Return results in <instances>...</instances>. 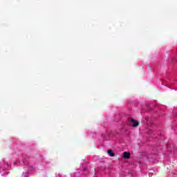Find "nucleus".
I'll return each mask as SVG.
<instances>
[{
  "label": "nucleus",
  "mask_w": 177,
  "mask_h": 177,
  "mask_svg": "<svg viewBox=\"0 0 177 177\" xmlns=\"http://www.w3.org/2000/svg\"><path fill=\"white\" fill-rule=\"evenodd\" d=\"M108 154L110 156V157H114V153L111 149L108 150Z\"/></svg>",
  "instance_id": "7ed1b4c3"
},
{
  "label": "nucleus",
  "mask_w": 177,
  "mask_h": 177,
  "mask_svg": "<svg viewBox=\"0 0 177 177\" xmlns=\"http://www.w3.org/2000/svg\"><path fill=\"white\" fill-rule=\"evenodd\" d=\"M131 158V153L129 152H124L123 153V158H124V160H128Z\"/></svg>",
  "instance_id": "f03ea898"
},
{
  "label": "nucleus",
  "mask_w": 177,
  "mask_h": 177,
  "mask_svg": "<svg viewBox=\"0 0 177 177\" xmlns=\"http://www.w3.org/2000/svg\"><path fill=\"white\" fill-rule=\"evenodd\" d=\"M129 125H130V127H133V128H136V127H139V122L135 119L129 118Z\"/></svg>",
  "instance_id": "f257e3e1"
}]
</instances>
